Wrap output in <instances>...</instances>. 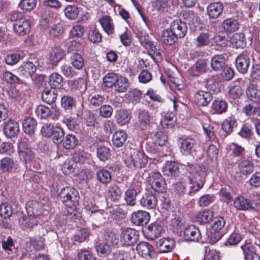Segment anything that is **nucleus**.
<instances>
[{"instance_id": "obj_1", "label": "nucleus", "mask_w": 260, "mask_h": 260, "mask_svg": "<svg viewBox=\"0 0 260 260\" xmlns=\"http://www.w3.org/2000/svg\"><path fill=\"white\" fill-rule=\"evenodd\" d=\"M124 161L132 169H141L146 166L148 157L141 149H131Z\"/></svg>"}, {"instance_id": "obj_2", "label": "nucleus", "mask_w": 260, "mask_h": 260, "mask_svg": "<svg viewBox=\"0 0 260 260\" xmlns=\"http://www.w3.org/2000/svg\"><path fill=\"white\" fill-rule=\"evenodd\" d=\"M194 169L196 175L188 176L191 184L189 193L196 192L203 187L205 178L207 174L208 167L205 164L199 165L196 167Z\"/></svg>"}, {"instance_id": "obj_3", "label": "nucleus", "mask_w": 260, "mask_h": 260, "mask_svg": "<svg viewBox=\"0 0 260 260\" xmlns=\"http://www.w3.org/2000/svg\"><path fill=\"white\" fill-rule=\"evenodd\" d=\"M58 197L64 206L68 208L76 207L80 198L78 191L70 186L62 188L58 194Z\"/></svg>"}, {"instance_id": "obj_4", "label": "nucleus", "mask_w": 260, "mask_h": 260, "mask_svg": "<svg viewBox=\"0 0 260 260\" xmlns=\"http://www.w3.org/2000/svg\"><path fill=\"white\" fill-rule=\"evenodd\" d=\"M148 181L152 188L155 191L163 192L166 190L167 184L166 181L157 171H152L149 174Z\"/></svg>"}, {"instance_id": "obj_5", "label": "nucleus", "mask_w": 260, "mask_h": 260, "mask_svg": "<svg viewBox=\"0 0 260 260\" xmlns=\"http://www.w3.org/2000/svg\"><path fill=\"white\" fill-rule=\"evenodd\" d=\"M139 239V233L137 231L131 228H126L121 232L120 236V245L128 246L135 243Z\"/></svg>"}, {"instance_id": "obj_6", "label": "nucleus", "mask_w": 260, "mask_h": 260, "mask_svg": "<svg viewBox=\"0 0 260 260\" xmlns=\"http://www.w3.org/2000/svg\"><path fill=\"white\" fill-rule=\"evenodd\" d=\"M250 53L243 51L238 55L235 60V65L239 72L246 73L250 65Z\"/></svg>"}, {"instance_id": "obj_7", "label": "nucleus", "mask_w": 260, "mask_h": 260, "mask_svg": "<svg viewBox=\"0 0 260 260\" xmlns=\"http://www.w3.org/2000/svg\"><path fill=\"white\" fill-rule=\"evenodd\" d=\"M170 28L178 39L183 38L187 31L186 23L180 19L174 20L171 23Z\"/></svg>"}, {"instance_id": "obj_8", "label": "nucleus", "mask_w": 260, "mask_h": 260, "mask_svg": "<svg viewBox=\"0 0 260 260\" xmlns=\"http://www.w3.org/2000/svg\"><path fill=\"white\" fill-rule=\"evenodd\" d=\"M59 20L58 16L55 13L50 10H45L40 20V25L42 28L45 29L51 25H53Z\"/></svg>"}, {"instance_id": "obj_9", "label": "nucleus", "mask_w": 260, "mask_h": 260, "mask_svg": "<svg viewBox=\"0 0 260 260\" xmlns=\"http://www.w3.org/2000/svg\"><path fill=\"white\" fill-rule=\"evenodd\" d=\"M136 250L137 253L145 259H151L153 256V247L151 244L147 242L139 243L136 247Z\"/></svg>"}, {"instance_id": "obj_10", "label": "nucleus", "mask_w": 260, "mask_h": 260, "mask_svg": "<svg viewBox=\"0 0 260 260\" xmlns=\"http://www.w3.org/2000/svg\"><path fill=\"white\" fill-rule=\"evenodd\" d=\"M150 219L149 214L145 211L139 210L134 213L131 217L132 222L136 225L147 224Z\"/></svg>"}, {"instance_id": "obj_11", "label": "nucleus", "mask_w": 260, "mask_h": 260, "mask_svg": "<svg viewBox=\"0 0 260 260\" xmlns=\"http://www.w3.org/2000/svg\"><path fill=\"white\" fill-rule=\"evenodd\" d=\"M212 99V94L209 91L200 90L194 95V101L200 106H207Z\"/></svg>"}, {"instance_id": "obj_12", "label": "nucleus", "mask_w": 260, "mask_h": 260, "mask_svg": "<svg viewBox=\"0 0 260 260\" xmlns=\"http://www.w3.org/2000/svg\"><path fill=\"white\" fill-rule=\"evenodd\" d=\"M19 157L21 161L24 162L26 165V167H29L35 169L39 168V165L35 162V157L31 150H27L26 151H22L20 153Z\"/></svg>"}, {"instance_id": "obj_13", "label": "nucleus", "mask_w": 260, "mask_h": 260, "mask_svg": "<svg viewBox=\"0 0 260 260\" xmlns=\"http://www.w3.org/2000/svg\"><path fill=\"white\" fill-rule=\"evenodd\" d=\"M163 227L157 222L150 224L147 228L146 234L147 238L153 240L159 237L163 232Z\"/></svg>"}, {"instance_id": "obj_14", "label": "nucleus", "mask_w": 260, "mask_h": 260, "mask_svg": "<svg viewBox=\"0 0 260 260\" xmlns=\"http://www.w3.org/2000/svg\"><path fill=\"white\" fill-rule=\"evenodd\" d=\"M19 131L18 123L14 120H10L5 124L3 132L8 138H12L17 135Z\"/></svg>"}, {"instance_id": "obj_15", "label": "nucleus", "mask_w": 260, "mask_h": 260, "mask_svg": "<svg viewBox=\"0 0 260 260\" xmlns=\"http://www.w3.org/2000/svg\"><path fill=\"white\" fill-rule=\"evenodd\" d=\"M196 142L195 140L191 138H186L182 140L180 150L183 155H189L195 150Z\"/></svg>"}, {"instance_id": "obj_16", "label": "nucleus", "mask_w": 260, "mask_h": 260, "mask_svg": "<svg viewBox=\"0 0 260 260\" xmlns=\"http://www.w3.org/2000/svg\"><path fill=\"white\" fill-rule=\"evenodd\" d=\"M140 205L144 208L152 209L155 208L157 200L155 196L150 193H145L140 200Z\"/></svg>"}, {"instance_id": "obj_17", "label": "nucleus", "mask_w": 260, "mask_h": 260, "mask_svg": "<svg viewBox=\"0 0 260 260\" xmlns=\"http://www.w3.org/2000/svg\"><path fill=\"white\" fill-rule=\"evenodd\" d=\"M36 67L32 62H23L18 69L17 72L20 76L28 78L35 73Z\"/></svg>"}, {"instance_id": "obj_18", "label": "nucleus", "mask_w": 260, "mask_h": 260, "mask_svg": "<svg viewBox=\"0 0 260 260\" xmlns=\"http://www.w3.org/2000/svg\"><path fill=\"white\" fill-rule=\"evenodd\" d=\"M233 206L240 211L247 210L251 207L250 201L242 195H238L234 199Z\"/></svg>"}, {"instance_id": "obj_19", "label": "nucleus", "mask_w": 260, "mask_h": 260, "mask_svg": "<svg viewBox=\"0 0 260 260\" xmlns=\"http://www.w3.org/2000/svg\"><path fill=\"white\" fill-rule=\"evenodd\" d=\"M184 236L186 240L193 241H198L201 237L199 229L193 225H188L185 228Z\"/></svg>"}, {"instance_id": "obj_20", "label": "nucleus", "mask_w": 260, "mask_h": 260, "mask_svg": "<svg viewBox=\"0 0 260 260\" xmlns=\"http://www.w3.org/2000/svg\"><path fill=\"white\" fill-rule=\"evenodd\" d=\"M15 31L20 36H23L29 31L30 24L26 19H21L13 25Z\"/></svg>"}, {"instance_id": "obj_21", "label": "nucleus", "mask_w": 260, "mask_h": 260, "mask_svg": "<svg viewBox=\"0 0 260 260\" xmlns=\"http://www.w3.org/2000/svg\"><path fill=\"white\" fill-rule=\"evenodd\" d=\"M223 5L220 3L216 2L210 4L207 8V14L209 18L216 19L221 14Z\"/></svg>"}, {"instance_id": "obj_22", "label": "nucleus", "mask_w": 260, "mask_h": 260, "mask_svg": "<svg viewBox=\"0 0 260 260\" xmlns=\"http://www.w3.org/2000/svg\"><path fill=\"white\" fill-rule=\"evenodd\" d=\"M164 175L173 177L178 175L179 168L177 164L175 161H167L162 168Z\"/></svg>"}, {"instance_id": "obj_23", "label": "nucleus", "mask_w": 260, "mask_h": 260, "mask_svg": "<svg viewBox=\"0 0 260 260\" xmlns=\"http://www.w3.org/2000/svg\"><path fill=\"white\" fill-rule=\"evenodd\" d=\"M211 67L215 71H220L223 70L225 64V58L223 54H216L211 59Z\"/></svg>"}, {"instance_id": "obj_24", "label": "nucleus", "mask_w": 260, "mask_h": 260, "mask_svg": "<svg viewBox=\"0 0 260 260\" xmlns=\"http://www.w3.org/2000/svg\"><path fill=\"white\" fill-rule=\"evenodd\" d=\"M27 215L31 216H39L42 213V209L40 204L37 201H28L25 206Z\"/></svg>"}, {"instance_id": "obj_25", "label": "nucleus", "mask_w": 260, "mask_h": 260, "mask_svg": "<svg viewBox=\"0 0 260 260\" xmlns=\"http://www.w3.org/2000/svg\"><path fill=\"white\" fill-rule=\"evenodd\" d=\"M175 245V242L172 239H160L157 242L159 252L165 253L172 250Z\"/></svg>"}, {"instance_id": "obj_26", "label": "nucleus", "mask_w": 260, "mask_h": 260, "mask_svg": "<svg viewBox=\"0 0 260 260\" xmlns=\"http://www.w3.org/2000/svg\"><path fill=\"white\" fill-rule=\"evenodd\" d=\"M127 137V134L124 131H117L113 135L112 144L117 148L121 147L125 142Z\"/></svg>"}, {"instance_id": "obj_27", "label": "nucleus", "mask_w": 260, "mask_h": 260, "mask_svg": "<svg viewBox=\"0 0 260 260\" xmlns=\"http://www.w3.org/2000/svg\"><path fill=\"white\" fill-rule=\"evenodd\" d=\"M63 50L59 47L52 49L49 55V60L52 65L57 64L64 56Z\"/></svg>"}, {"instance_id": "obj_28", "label": "nucleus", "mask_w": 260, "mask_h": 260, "mask_svg": "<svg viewBox=\"0 0 260 260\" xmlns=\"http://www.w3.org/2000/svg\"><path fill=\"white\" fill-rule=\"evenodd\" d=\"M78 143V140L75 135L68 134L63 137L61 143L64 148L72 150L75 148Z\"/></svg>"}, {"instance_id": "obj_29", "label": "nucleus", "mask_w": 260, "mask_h": 260, "mask_svg": "<svg viewBox=\"0 0 260 260\" xmlns=\"http://www.w3.org/2000/svg\"><path fill=\"white\" fill-rule=\"evenodd\" d=\"M227 104L222 100H215L211 107V112L213 114H221L227 110Z\"/></svg>"}, {"instance_id": "obj_30", "label": "nucleus", "mask_w": 260, "mask_h": 260, "mask_svg": "<svg viewBox=\"0 0 260 260\" xmlns=\"http://www.w3.org/2000/svg\"><path fill=\"white\" fill-rule=\"evenodd\" d=\"M115 119L119 125H124L129 122L131 116L127 111L121 109L116 112Z\"/></svg>"}, {"instance_id": "obj_31", "label": "nucleus", "mask_w": 260, "mask_h": 260, "mask_svg": "<svg viewBox=\"0 0 260 260\" xmlns=\"http://www.w3.org/2000/svg\"><path fill=\"white\" fill-rule=\"evenodd\" d=\"M85 209L88 215L97 219H101L104 212V210L99 209V207L93 203L85 205Z\"/></svg>"}, {"instance_id": "obj_32", "label": "nucleus", "mask_w": 260, "mask_h": 260, "mask_svg": "<svg viewBox=\"0 0 260 260\" xmlns=\"http://www.w3.org/2000/svg\"><path fill=\"white\" fill-rule=\"evenodd\" d=\"M233 47L235 48H243L246 45V39L242 33H236L230 39Z\"/></svg>"}, {"instance_id": "obj_33", "label": "nucleus", "mask_w": 260, "mask_h": 260, "mask_svg": "<svg viewBox=\"0 0 260 260\" xmlns=\"http://www.w3.org/2000/svg\"><path fill=\"white\" fill-rule=\"evenodd\" d=\"M254 167V163L249 160H243L238 165L240 172L245 175H249L253 172Z\"/></svg>"}, {"instance_id": "obj_34", "label": "nucleus", "mask_w": 260, "mask_h": 260, "mask_svg": "<svg viewBox=\"0 0 260 260\" xmlns=\"http://www.w3.org/2000/svg\"><path fill=\"white\" fill-rule=\"evenodd\" d=\"M213 217V213L209 210H204L199 212L195 217L197 222L200 224L207 223L209 222Z\"/></svg>"}, {"instance_id": "obj_35", "label": "nucleus", "mask_w": 260, "mask_h": 260, "mask_svg": "<svg viewBox=\"0 0 260 260\" xmlns=\"http://www.w3.org/2000/svg\"><path fill=\"white\" fill-rule=\"evenodd\" d=\"M71 64L76 70H81L84 67V59L81 54L73 53L70 57Z\"/></svg>"}, {"instance_id": "obj_36", "label": "nucleus", "mask_w": 260, "mask_h": 260, "mask_svg": "<svg viewBox=\"0 0 260 260\" xmlns=\"http://www.w3.org/2000/svg\"><path fill=\"white\" fill-rule=\"evenodd\" d=\"M138 119L137 124L140 129H145L149 125L150 118L147 111H142L140 112Z\"/></svg>"}, {"instance_id": "obj_37", "label": "nucleus", "mask_w": 260, "mask_h": 260, "mask_svg": "<svg viewBox=\"0 0 260 260\" xmlns=\"http://www.w3.org/2000/svg\"><path fill=\"white\" fill-rule=\"evenodd\" d=\"M239 24L234 18H227L222 23V28L226 31L234 32L239 29Z\"/></svg>"}, {"instance_id": "obj_38", "label": "nucleus", "mask_w": 260, "mask_h": 260, "mask_svg": "<svg viewBox=\"0 0 260 260\" xmlns=\"http://www.w3.org/2000/svg\"><path fill=\"white\" fill-rule=\"evenodd\" d=\"M49 84L51 88L59 89L63 85V78L58 73L54 72L49 76Z\"/></svg>"}, {"instance_id": "obj_39", "label": "nucleus", "mask_w": 260, "mask_h": 260, "mask_svg": "<svg viewBox=\"0 0 260 260\" xmlns=\"http://www.w3.org/2000/svg\"><path fill=\"white\" fill-rule=\"evenodd\" d=\"M99 22L104 31L108 35L112 34L114 30V25L112 20L109 16L102 17Z\"/></svg>"}, {"instance_id": "obj_40", "label": "nucleus", "mask_w": 260, "mask_h": 260, "mask_svg": "<svg viewBox=\"0 0 260 260\" xmlns=\"http://www.w3.org/2000/svg\"><path fill=\"white\" fill-rule=\"evenodd\" d=\"M162 42L167 45L174 44L178 39L170 28H168L161 33Z\"/></svg>"}, {"instance_id": "obj_41", "label": "nucleus", "mask_w": 260, "mask_h": 260, "mask_svg": "<svg viewBox=\"0 0 260 260\" xmlns=\"http://www.w3.org/2000/svg\"><path fill=\"white\" fill-rule=\"evenodd\" d=\"M98 118L97 115L90 111L85 110L83 113L84 122L87 126H95L98 123Z\"/></svg>"}, {"instance_id": "obj_42", "label": "nucleus", "mask_w": 260, "mask_h": 260, "mask_svg": "<svg viewBox=\"0 0 260 260\" xmlns=\"http://www.w3.org/2000/svg\"><path fill=\"white\" fill-rule=\"evenodd\" d=\"M240 247L243 251L245 260H260L259 255L251 250L248 244H245Z\"/></svg>"}, {"instance_id": "obj_43", "label": "nucleus", "mask_w": 260, "mask_h": 260, "mask_svg": "<svg viewBox=\"0 0 260 260\" xmlns=\"http://www.w3.org/2000/svg\"><path fill=\"white\" fill-rule=\"evenodd\" d=\"M37 124V121L34 118L31 117L26 118L23 123L24 132L29 135L33 134L35 133Z\"/></svg>"}, {"instance_id": "obj_44", "label": "nucleus", "mask_w": 260, "mask_h": 260, "mask_svg": "<svg viewBox=\"0 0 260 260\" xmlns=\"http://www.w3.org/2000/svg\"><path fill=\"white\" fill-rule=\"evenodd\" d=\"M16 165L14 160L9 157H5L0 160V170L4 172L10 171Z\"/></svg>"}, {"instance_id": "obj_45", "label": "nucleus", "mask_w": 260, "mask_h": 260, "mask_svg": "<svg viewBox=\"0 0 260 260\" xmlns=\"http://www.w3.org/2000/svg\"><path fill=\"white\" fill-rule=\"evenodd\" d=\"M176 121L174 114L173 113H167L161 118L160 123L164 128L172 127Z\"/></svg>"}, {"instance_id": "obj_46", "label": "nucleus", "mask_w": 260, "mask_h": 260, "mask_svg": "<svg viewBox=\"0 0 260 260\" xmlns=\"http://www.w3.org/2000/svg\"><path fill=\"white\" fill-rule=\"evenodd\" d=\"M134 254L133 249L129 251L120 250L113 254L112 260H133L132 256Z\"/></svg>"}, {"instance_id": "obj_47", "label": "nucleus", "mask_w": 260, "mask_h": 260, "mask_svg": "<svg viewBox=\"0 0 260 260\" xmlns=\"http://www.w3.org/2000/svg\"><path fill=\"white\" fill-rule=\"evenodd\" d=\"M57 97L56 91L54 90H51L46 88L42 94V100L48 104H51L55 102Z\"/></svg>"}, {"instance_id": "obj_48", "label": "nucleus", "mask_w": 260, "mask_h": 260, "mask_svg": "<svg viewBox=\"0 0 260 260\" xmlns=\"http://www.w3.org/2000/svg\"><path fill=\"white\" fill-rule=\"evenodd\" d=\"M89 236V231L86 229H82L74 237L72 240L74 245L80 244L86 240Z\"/></svg>"}, {"instance_id": "obj_49", "label": "nucleus", "mask_w": 260, "mask_h": 260, "mask_svg": "<svg viewBox=\"0 0 260 260\" xmlns=\"http://www.w3.org/2000/svg\"><path fill=\"white\" fill-rule=\"evenodd\" d=\"M21 225L25 228H32L34 226L37 225L38 220L36 216H31V215L27 216H23L19 219Z\"/></svg>"}, {"instance_id": "obj_50", "label": "nucleus", "mask_w": 260, "mask_h": 260, "mask_svg": "<svg viewBox=\"0 0 260 260\" xmlns=\"http://www.w3.org/2000/svg\"><path fill=\"white\" fill-rule=\"evenodd\" d=\"M98 180L103 184L109 183L112 179L111 172L105 169H101L96 172Z\"/></svg>"}, {"instance_id": "obj_51", "label": "nucleus", "mask_w": 260, "mask_h": 260, "mask_svg": "<svg viewBox=\"0 0 260 260\" xmlns=\"http://www.w3.org/2000/svg\"><path fill=\"white\" fill-rule=\"evenodd\" d=\"M237 126V122L235 119L229 117L225 119L222 124V128L227 134H230L234 128Z\"/></svg>"}, {"instance_id": "obj_52", "label": "nucleus", "mask_w": 260, "mask_h": 260, "mask_svg": "<svg viewBox=\"0 0 260 260\" xmlns=\"http://www.w3.org/2000/svg\"><path fill=\"white\" fill-rule=\"evenodd\" d=\"M118 80V75L114 73H109L104 77L103 81L104 85L107 87L114 86Z\"/></svg>"}, {"instance_id": "obj_53", "label": "nucleus", "mask_w": 260, "mask_h": 260, "mask_svg": "<svg viewBox=\"0 0 260 260\" xmlns=\"http://www.w3.org/2000/svg\"><path fill=\"white\" fill-rule=\"evenodd\" d=\"M121 191L115 184H111L108 187V196L112 201L118 200L121 197Z\"/></svg>"}, {"instance_id": "obj_54", "label": "nucleus", "mask_w": 260, "mask_h": 260, "mask_svg": "<svg viewBox=\"0 0 260 260\" xmlns=\"http://www.w3.org/2000/svg\"><path fill=\"white\" fill-rule=\"evenodd\" d=\"M145 48L149 50V54L155 61H156L157 60L161 59V53L159 50L157 48L156 44L154 42L151 41L149 44H148V45L146 46Z\"/></svg>"}, {"instance_id": "obj_55", "label": "nucleus", "mask_w": 260, "mask_h": 260, "mask_svg": "<svg viewBox=\"0 0 260 260\" xmlns=\"http://www.w3.org/2000/svg\"><path fill=\"white\" fill-rule=\"evenodd\" d=\"M61 106L66 110H70L75 105V100L72 96L64 95L61 99Z\"/></svg>"}, {"instance_id": "obj_56", "label": "nucleus", "mask_w": 260, "mask_h": 260, "mask_svg": "<svg viewBox=\"0 0 260 260\" xmlns=\"http://www.w3.org/2000/svg\"><path fill=\"white\" fill-rule=\"evenodd\" d=\"M115 90L118 92H124L128 87V80L123 77H118L117 81L115 86Z\"/></svg>"}, {"instance_id": "obj_57", "label": "nucleus", "mask_w": 260, "mask_h": 260, "mask_svg": "<svg viewBox=\"0 0 260 260\" xmlns=\"http://www.w3.org/2000/svg\"><path fill=\"white\" fill-rule=\"evenodd\" d=\"M79 9L75 5H69L64 9V14L67 18L74 20L79 15Z\"/></svg>"}, {"instance_id": "obj_58", "label": "nucleus", "mask_w": 260, "mask_h": 260, "mask_svg": "<svg viewBox=\"0 0 260 260\" xmlns=\"http://www.w3.org/2000/svg\"><path fill=\"white\" fill-rule=\"evenodd\" d=\"M210 36L209 32L201 33L196 39V46L201 47L208 45L210 42Z\"/></svg>"}, {"instance_id": "obj_59", "label": "nucleus", "mask_w": 260, "mask_h": 260, "mask_svg": "<svg viewBox=\"0 0 260 260\" xmlns=\"http://www.w3.org/2000/svg\"><path fill=\"white\" fill-rule=\"evenodd\" d=\"M96 155L100 160L105 161L110 157V150L105 146H100L97 148Z\"/></svg>"}, {"instance_id": "obj_60", "label": "nucleus", "mask_w": 260, "mask_h": 260, "mask_svg": "<svg viewBox=\"0 0 260 260\" xmlns=\"http://www.w3.org/2000/svg\"><path fill=\"white\" fill-rule=\"evenodd\" d=\"M12 207L7 203H3L0 205V216L3 218H9L12 215Z\"/></svg>"}, {"instance_id": "obj_61", "label": "nucleus", "mask_w": 260, "mask_h": 260, "mask_svg": "<svg viewBox=\"0 0 260 260\" xmlns=\"http://www.w3.org/2000/svg\"><path fill=\"white\" fill-rule=\"evenodd\" d=\"M243 93V90L239 84L232 86L229 90L230 98L233 100L239 99Z\"/></svg>"}, {"instance_id": "obj_62", "label": "nucleus", "mask_w": 260, "mask_h": 260, "mask_svg": "<svg viewBox=\"0 0 260 260\" xmlns=\"http://www.w3.org/2000/svg\"><path fill=\"white\" fill-rule=\"evenodd\" d=\"M136 191L132 188L127 189L125 192V201L126 204L129 206H134L136 204Z\"/></svg>"}, {"instance_id": "obj_63", "label": "nucleus", "mask_w": 260, "mask_h": 260, "mask_svg": "<svg viewBox=\"0 0 260 260\" xmlns=\"http://www.w3.org/2000/svg\"><path fill=\"white\" fill-rule=\"evenodd\" d=\"M208 64L209 61L207 59H199L194 64L196 70L199 73H205L209 69Z\"/></svg>"}, {"instance_id": "obj_64", "label": "nucleus", "mask_w": 260, "mask_h": 260, "mask_svg": "<svg viewBox=\"0 0 260 260\" xmlns=\"http://www.w3.org/2000/svg\"><path fill=\"white\" fill-rule=\"evenodd\" d=\"M77 167V165L71 159L66 160L61 167V169L64 174L67 175L71 173Z\"/></svg>"}]
</instances>
